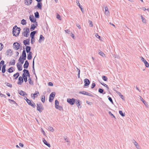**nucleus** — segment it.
<instances>
[{"label":"nucleus","instance_id":"61","mask_svg":"<svg viewBox=\"0 0 149 149\" xmlns=\"http://www.w3.org/2000/svg\"><path fill=\"white\" fill-rule=\"evenodd\" d=\"M120 96L122 99L124 100H125V99L124 98V97L123 95H120Z\"/></svg>","mask_w":149,"mask_h":149},{"label":"nucleus","instance_id":"7","mask_svg":"<svg viewBox=\"0 0 149 149\" xmlns=\"http://www.w3.org/2000/svg\"><path fill=\"white\" fill-rule=\"evenodd\" d=\"M140 58L141 61L143 62L146 67L147 68L149 67V63L146 61L142 56H141Z\"/></svg>","mask_w":149,"mask_h":149},{"label":"nucleus","instance_id":"4","mask_svg":"<svg viewBox=\"0 0 149 149\" xmlns=\"http://www.w3.org/2000/svg\"><path fill=\"white\" fill-rule=\"evenodd\" d=\"M55 95V92H52L49 95V101L50 102H51L53 101Z\"/></svg>","mask_w":149,"mask_h":149},{"label":"nucleus","instance_id":"28","mask_svg":"<svg viewBox=\"0 0 149 149\" xmlns=\"http://www.w3.org/2000/svg\"><path fill=\"white\" fill-rule=\"evenodd\" d=\"M80 101L79 100H77L76 102V103L78 108H81V106L80 104Z\"/></svg>","mask_w":149,"mask_h":149},{"label":"nucleus","instance_id":"22","mask_svg":"<svg viewBox=\"0 0 149 149\" xmlns=\"http://www.w3.org/2000/svg\"><path fill=\"white\" fill-rule=\"evenodd\" d=\"M22 77H23V79L24 80V81L25 82H26L27 81V78L26 77V74L24 73H23L22 75Z\"/></svg>","mask_w":149,"mask_h":149},{"label":"nucleus","instance_id":"30","mask_svg":"<svg viewBox=\"0 0 149 149\" xmlns=\"http://www.w3.org/2000/svg\"><path fill=\"white\" fill-rule=\"evenodd\" d=\"M98 92L100 93H102L103 94H105L106 93L105 92H104V89L101 88H99L98 89Z\"/></svg>","mask_w":149,"mask_h":149},{"label":"nucleus","instance_id":"10","mask_svg":"<svg viewBox=\"0 0 149 149\" xmlns=\"http://www.w3.org/2000/svg\"><path fill=\"white\" fill-rule=\"evenodd\" d=\"M84 82L85 83L84 86H88L90 84V81L89 80L87 79H85L84 80Z\"/></svg>","mask_w":149,"mask_h":149},{"label":"nucleus","instance_id":"11","mask_svg":"<svg viewBox=\"0 0 149 149\" xmlns=\"http://www.w3.org/2000/svg\"><path fill=\"white\" fill-rule=\"evenodd\" d=\"M26 54L25 50H23L22 54V59L24 60H26Z\"/></svg>","mask_w":149,"mask_h":149},{"label":"nucleus","instance_id":"62","mask_svg":"<svg viewBox=\"0 0 149 149\" xmlns=\"http://www.w3.org/2000/svg\"><path fill=\"white\" fill-rule=\"evenodd\" d=\"M26 77H28L29 78H30V74L29 73V72L27 73L26 74Z\"/></svg>","mask_w":149,"mask_h":149},{"label":"nucleus","instance_id":"23","mask_svg":"<svg viewBox=\"0 0 149 149\" xmlns=\"http://www.w3.org/2000/svg\"><path fill=\"white\" fill-rule=\"evenodd\" d=\"M32 52H30L27 54V59L29 60H30L32 58Z\"/></svg>","mask_w":149,"mask_h":149},{"label":"nucleus","instance_id":"47","mask_svg":"<svg viewBox=\"0 0 149 149\" xmlns=\"http://www.w3.org/2000/svg\"><path fill=\"white\" fill-rule=\"evenodd\" d=\"M108 97L109 100L112 103V104H113V102L111 98L109 97V96H108Z\"/></svg>","mask_w":149,"mask_h":149},{"label":"nucleus","instance_id":"52","mask_svg":"<svg viewBox=\"0 0 149 149\" xmlns=\"http://www.w3.org/2000/svg\"><path fill=\"white\" fill-rule=\"evenodd\" d=\"M24 73H23L26 74L27 73L29 72V70H28L24 69L23 70Z\"/></svg>","mask_w":149,"mask_h":149},{"label":"nucleus","instance_id":"26","mask_svg":"<svg viewBox=\"0 0 149 149\" xmlns=\"http://www.w3.org/2000/svg\"><path fill=\"white\" fill-rule=\"evenodd\" d=\"M17 66L18 70L19 71H20L22 70V68L21 65L19 64V63H17Z\"/></svg>","mask_w":149,"mask_h":149},{"label":"nucleus","instance_id":"17","mask_svg":"<svg viewBox=\"0 0 149 149\" xmlns=\"http://www.w3.org/2000/svg\"><path fill=\"white\" fill-rule=\"evenodd\" d=\"M36 31H33L32 32H31L30 33V36L32 39H33L34 40V36L36 33Z\"/></svg>","mask_w":149,"mask_h":149},{"label":"nucleus","instance_id":"31","mask_svg":"<svg viewBox=\"0 0 149 149\" xmlns=\"http://www.w3.org/2000/svg\"><path fill=\"white\" fill-rule=\"evenodd\" d=\"M35 18H39L40 15L38 11H36L34 13Z\"/></svg>","mask_w":149,"mask_h":149},{"label":"nucleus","instance_id":"33","mask_svg":"<svg viewBox=\"0 0 149 149\" xmlns=\"http://www.w3.org/2000/svg\"><path fill=\"white\" fill-rule=\"evenodd\" d=\"M36 28V26H35V24H32L30 28V30L31 31H32L35 29V28Z\"/></svg>","mask_w":149,"mask_h":149},{"label":"nucleus","instance_id":"50","mask_svg":"<svg viewBox=\"0 0 149 149\" xmlns=\"http://www.w3.org/2000/svg\"><path fill=\"white\" fill-rule=\"evenodd\" d=\"M99 54L101 56L103 57L105 55L104 53L101 51H100V52H99Z\"/></svg>","mask_w":149,"mask_h":149},{"label":"nucleus","instance_id":"35","mask_svg":"<svg viewBox=\"0 0 149 149\" xmlns=\"http://www.w3.org/2000/svg\"><path fill=\"white\" fill-rule=\"evenodd\" d=\"M24 60L23 59H22V58L21 56H20V57L19 58V60H18L19 62H20V63L22 64H23L24 63Z\"/></svg>","mask_w":149,"mask_h":149},{"label":"nucleus","instance_id":"39","mask_svg":"<svg viewBox=\"0 0 149 149\" xmlns=\"http://www.w3.org/2000/svg\"><path fill=\"white\" fill-rule=\"evenodd\" d=\"M119 113L120 115L121 116H122L123 117L125 116V113H123V111H122L120 110L119 111Z\"/></svg>","mask_w":149,"mask_h":149},{"label":"nucleus","instance_id":"43","mask_svg":"<svg viewBox=\"0 0 149 149\" xmlns=\"http://www.w3.org/2000/svg\"><path fill=\"white\" fill-rule=\"evenodd\" d=\"M141 19H142V22L143 23H146V19H145L144 18L142 15H141Z\"/></svg>","mask_w":149,"mask_h":149},{"label":"nucleus","instance_id":"8","mask_svg":"<svg viewBox=\"0 0 149 149\" xmlns=\"http://www.w3.org/2000/svg\"><path fill=\"white\" fill-rule=\"evenodd\" d=\"M79 93L88 95L92 97H93V95L92 94L84 91H79Z\"/></svg>","mask_w":149,"mask_h":149},{"label":"nucleus","instance_id":"45","mask_svg":"<svg viewBox=\"0 0 149 149\" xmlns=\"http://www.w3.org/2000/svg\"><path fill=\"white\" fill-rule=\"evenodd\" d=\"M78 6L81 9V10L82 12V13H84V10L82 8V6L80 4H78Z\"/></svg>","mask_w":149,"mask_h":149},{"label":"nucleus","instance_id":"14","mask_svg":"<svg viewBox=\"0 0 149 149\" xmlns=\"http://www.w3.org/2000/svg\"><path fill=\"white\" fill-rule=\"evenodd\" d=\"M24 82L23 79L22 77L20 76L18 78V82L17 84L18 85H21Z\"/></svg>","mask_w":149,"mask_h":149},{"label":"nucleus","instance_id":"20","mask_svg":"<svg viewBox=\"0 0 149 149\" xmlns=\"http://www.w3.org/2000/svg\"><path fill=\"white\" fill-rule=\"evenodd\" d=\"M19 93L21 95L23 96H24V95H27V94L26 93L22 90H21L20 91H19Z\"/></svg>","mask_w":149,"mask_h":149},{"label":"nucleus","instance_id":"3","mask_svg":"<svg viewBox=\"0 0 149 149\" xmlns=\"http://www.w3.org/2000/svg\"><path fill=\"white\" fill-rule=\"evenodd\" d=\"M75 99L73 98L72 99L68 98L67 99V102L70 105H73L75 103Z\"/></svg>","mask_w":149,"mask_h":149},{"label":"nucleus","instance_id":"40","mask_svg":"<svg viewBox=\"0 0 149 149\" xmlns=\"http://www.w3.org/2000/svg\"><path fill=\"white\" fill-rule=\"evenodd\" d=\"M21 23L23 25H25L26 24V20L24 19H23L21 20Z\"/></svg>","mask_w":149,"mask_h":149},{"label":"nucleus","instance_id":"12","mask_svg":"<svg viewBox=\"0 0 149 149\" xmlns=\"http://www.w3.org/2000/svg\"><path fill=\"white\" fill-rule=\"evenodd\" d=\"M23 42L25 46L29 45H30V38L26 40H24Z\"/></svg>","mask_w":149,"mask_h":149},{"label":"nucleus","instance_id":"56","mask_svg":"<svg viewBox=\"0 0 149 149\" xmlns=\"http://www.w3.org/2000/svg\"><path fill=\"white\" fill-rule=\"evenodd\" d=\"M16 74L17 75V76L15 78V79H17L18 77L19 76V72H17Z\"/></svg>","mask_w":149,"mask_h":149},{"label":"nucleus","instance_id":"41","mask_svg":"<svg viewBox=\"0 0 149 149\" xmlns=\"http://www.w3.org/2000/svg\"><path fill=\"white\" fill-rule=\"evenodd\" d=\"M45 97L44 95H42L41 97V100L43 103H44L45 101Z\"/></svg>","mask_w":149,"mask_h":149},{"label":"nucleus","instance_id":"55","mask_svg":"<svg viewBox=\"0 0 149 149\" xmlns=\"http://www.w3.org/2000/svg\"><path fill=\"white\" fill-rule=\"evenodd\" d=\"M56 18L59 20H61L60 15L58 14H57V15L56 16Z\"/></svg>","mask_w":149,"mask_h":149},{"label":"nucleus","instance_id":"38","mask_svg":"<svg viewBox=\"0 0 149 149\" xmlns=\"http://www.w3.org/2000/svg\"><path fill=\"white\" fill-rule=\"evenodd\" d=\"M105 13L107 14V15L108 14H109V12L108 10V7L107 6H106L105 8Z\"/></svg>","mask_w":149,"mask_h":149},{"label":"nucleus","instance_id":"24","mask_svg":"<svg viewBox=\"0 0 149 149\" xmlns=\"http://www.w3.org/2000/svg\"><path fill=\"white\" fill-rule=\"evenodd\" d=\"M31 49V47L30 46H27L26 47V51L27 53H29L30 52Z\"/></svg>","mask_w":149,"mask_h":149},{"label":"nucleus","instance_id":"2","mask_svg":"<svg viewBox=\"0 0 149 149\" xmlns=\"http://www.w3.org/2000/svg\"><path fill=\"white\" fill-rule=\"evenodd\" d=\"M37 110L40 113L42 112V111L44 110V108L41 102L37 103Z\"/></svg>","mask_w":149,"mask_h":149},{"label":"nucleus","instance_id":"48","mask_svg":"<svg viewBox=\"0 0 149 149\" xmlns=\"http://www.w3.org/2000/svg\"><path fill=\"white\" fill-rule=\"evenodd\" d=\"M88 23L89 24L90 26L91 27H93V23L92 21L89 20L88 21Z\"/></svg>","mask_w":149,"mask_h":149},{"label":"nucleus","instance_id":"53","mask_svg":"<svg viewBox=\"0 0 149 149\" xmlns=\"http://www.w3.org/2000/svg\"><path fill=\"white\" fill-rule=\"evenodd\" d=\"M95 85H96V84L95 83H93L91 85V88L92 89L94 88L95 87Z\"/></svg>","mask_w":149,"mask_h":149},{"label":"nucleus","instance_id":"18","mask_svg":"<svg viewBox=\"0 0 149 149\" xmlns=\"http://www.w3.org/2000/svg\"><path fill=\"white\" fill-rule=\"evenodd\" d=\"M29 65V63L27 60L25 61V63L24 65V68L25 69L28 68Z\"/></svg>","mask_w":149,"mask_h":149},{"label":"nucleus","instance_id":"6","mask_svg":"<svg viewBox=\"0 0 149 149\" xmlns=\"http://www.w3.org/2000/svg\"><path fill=\"white\" fill-rule=\"evenodd\" d=\"M29 28H27L25 31L23 32L22 34L26 37H27L29 35Z\"/></svg>","mask_w":149,"mask_h":149},{"label":"nucleus","instance_id":"37","mask_svg":"<svg viewBox=\"0 0 149 149\" xmlns=\"http://www.w3.org/2000/svg\"><path fill=\"white\" fill-rule=\"evenodd\" d=\"M28 81H29V83L30 85H33V81L31 80V78H29L28 79Z\"/></svg>","mask_w":149,"mask_h":149},{"label":"nucleus","instance_id":"15","mask_svg":"<svg viewBox=\"0 0 149 149\" xmlns=\"http://www.w3.org/2000/svg\"><path fill=\"white\" fill-rule=\"evenodd\" d=\"M36 57V56L34 58V59H33V61L32 62V72L33 73V74H35L36 75V76L35 73V70L34 68V59Z\"/></svg>","mask_w":149,"mask_h":149},{"label":"nucleus","instance_id":"64","mask_svg":"<svg viewBox=\"0 0 149 149\" xmlns=\"http://www.w3.org/2000/svg\"><path fill=\"white\" fill-rule=\"evenodd\" d=\"M51 132H53L54 130V129L52 127H49V128Z\"/></svg>","mask_w":149,"mask_h":149},{"label":"nucleus","instance_id":"25","mask_svg":"<svg viewBox=\"0 0 149 149\" xmlns=\"http://www.w3.org/2000/svg\"><path fill=\"white\" fill-rule=\"evenodd\" d=\"M43 142L47 146L49 147H50V145L49 143H47V141L45 140V139L43 138Z\"/></svg>","mask_w":149,"mask_h":149},{"label":"nucleus","instance_id":"19","mask_svg":"<svg viewBox=\"0 0 149 149\" xmlns=\"http://www.w3.org/2000/svg\"><path fill=\"white\" fill-rule=\"evenodd\" d=\"M32 2V0H25V3L27 5H30Z\"/></svg>","mask_w":149,"mask_h":149},{"label":"nucleus","instance_id":"9","mask_svg":"<svg viewBox=\"0 0 149 149\" xmlns=\"http://www.w3.org/2000/svg\"><path fill=\"white\" fill-rule=\"evenodd\" d=\"M42 3L41 2H38L36 6L35 7V8H39V9H41L42 7Z\"/></svg>","mask_w":149,"mask_h":149},{"label":"nucleus","instance_id":"54","mask_svg":"<svg viewBox=\"0 0 149 149\" xmlns=\"http://www.w3.org/2000/svg\"><path fill=\"white\" fill-rule=\"evenodd\" d=\"M3 46L2 43H0V51L1 50L3 49Z\"/></svg>","mask_w":149,"mask_h":149},{"label":"nucleus","instance_id":"36","mask_svg":"<svg viewBox=\"0 0 149 149\" xmlns=\"http://www.w3.org/2000/svg\"><path fill=\"white\" fill-rule=\"evenodd\" d=\"M25 100H26L28 104L29 105H31V104L32 103L31 101V100H29V99L26 98V99H25V98H24Z\"/></svg>","mask_w":149,"mask_h":149},{"label":"nucleus","instance_id":"29","mask_svg":"<svg viewBox=\"0 0 149 149\" xmlns=\"http://www.w3.org/2000/svg\"><path fill=\"white\" fill-rule=\"evenodd\" d=\"M59 106V102L57 100H56L55 101V107L56 109H58V106Z\"/></svg>","mask_w":149,"mask_h":149},{"label":"nucleus","instance_id":"1","mask_svg":"<svg viewBox=\"0 0 149 149\" xmlns=\"http://www.w3.org/2000/svg\"><path fill=\"white\" fill-rule=\"evenodd\" d=\"M20 28L17 27L16 25L15 26L13 29V36L16 37L20 33Z\"/></svg>","mask_w":149,"mask_h":149},{"label":"nucleus","instance_id":"21","mask_svg":"<svg viewBox=\"0 0 149 149\" xmlns=\"http://www.w3.org/2000/svg\"><path fill=\"white\" fill-rule=\"evenodd\" d=\"M133 143L136 146L137 149H140L139 145L134 140H133Z\"/></svg>","mask_w":149,"mask_h":149},{"label":"nucleus","instance_id":"32","mask_svg":"<svg viewBox=\"0 0 149 149\" xmlns=\"http://www.w3.org/2000/svg\"><path fill=\"white\" fill-rule=\"evenodd\" d=\"M14 69V68L13 67H11L9 68L8 70H7V71L9 73H12L14 71V70H13Z\"/></svg>","mask_w":149,"mask_h":149},{"label":"nucleus","instance_id":"5","mask_svg":"<svg viewBox=\"0 0 149 149\" xmlns=\"http://www.w3.org/2000/svg\"><path fill=\"white\" fill-rule=\"evenodd\" d=\"M13 48L15 50H17L20 48V45L17 42H15L13 43Z\"/></svg>","mask_w":149,"mask_h":149},{"label":"nucleus","instance_id":"63","mask_svg":"<svg viewBox=\"0 0 149 149\" xmlns=\"http://www.w3.org/2000/svg\"><path fill=\"white\" fill-rule=\"evenodd\" d=\"M48 85L50 86H53V83L50 82H49Z\"/></svg>","mask_w":149,"mask_h":149},{"label":"nucleus","instance_id":"60","mask_svg":"<svg viewBox=\"0 0 149 149\" xmlns=\"http://www.w3.org/2000/svg\"><path fill=\"white\" fill-rule=\"evenodd\" d=\"M65 31L66 33H68V34H70V31L69 29H67L65 30Z\"/></svg>","mask_w":149,"mask_h":149},{"label":"nucleus","instance_id":"51","mask_svg":"<svg viewBox=\"0 0 149 149\" xmlns=\"http://www.w3.org/2000/svg\"><path fill=\"white\" fill-rule=\"evenodd\" d=\"M109 114L111 116H112L115 119H116V118L111 113V112L110 111H109Z\"/></svg>","mask_w":149,"mask_h":149},{"label":"nucleus","instance_id":"44","mask_svg":"<svg viewBox=\"0 0 149 149\" xmlns=\"http://www.w3.org/2000/svg\"><path fill=\"white\" fill-rule=\"evenodd\" d=\"M32 101V103L31 104V105H30V106H32L33 108H35L36 106V104Z\"/></svg>","mask_w":149,"mask_h":149},{"label":"nucleus","instance_id":"49","mask_svg":"<svg viewBox=\"0 0 149 149\" xmlns=\"http://www.w3.org/2000/svg\"><path fill=\"white\" fill-rule=\"evenodd\" d=\"M5 84L7 86L10 88L12 87V85L11 84L8 83H6Z\"/></svg>","mask_w":149,"mask_h":149},{"label":"nucleus","instance_id":"46","mask_svg":"<svg viewBox=\"0 0 149 149\" xmlns=\"http://www.w3.org/2000/svg\"><path fill=\"white\" fill-rule=\"evenodd\" d=\"M13 61L11 62L10 61L9 62V64L11 65H15V60L14 59L13 60Z\"/></svg>","mask_w":149,"mask_h":149},{"label":"nucleus","instance_id":"59","mask_svg":"<svg viewBox=\"0 0 149 149\" xmlns=\"http://www.w3.org/2000/svg\"><path fill=\"white\" fill-rule=\"evenodd\" d=\"M11 51V50L10 49H8L7 51V55H9V53H10V52Z\"/></svg>","mask_w":149,"mask_h":149},{"label":"nucleus","instance_id":"34","mask_svg":"<svg viewBox=\"0 0 149 149\" xmlns=\"http://www.w3.org/2000/svg\"><path fill=\"white\" fill-rule=\"evenodd\" d=\"M6 65H3L2 68V72L3 73H4L6 72Z\"/></svg>","mask_w":149,"mask_h":149},{"label":"nucleus","instance_id":"58","mask_svg":"<svg viewBox=\"0 0 149 149\" xmlns=\"http://www.w3.org/2000/svg\"><path fill=\"white\" fill-rule=\"evenodd\" d=\"M141 101L143 103L146 105V104H147L146 103V102L141 97Z\"/></svg>","mask_w":149,"mask_h":149},{"label":"nucleus","instance_id":"57","mask_svg":"<svg viewBox=\"0 0 149 149\" xmlns=\"http://www.w3.org/2000/svg\"><path fill=\"white\" fill-rule=\"evenodd\" d=\"M31 44H33L34 43V42L35 41V39H32L31 38Z\"/></svg>","mask_w":149,"mask_h":149},{"label":"nucleus","instance_id":"13","mask_svg":"<svg viewBox=\"0 0 149 149\" xmlns=\"http://www.w3.org/2000/svg\"><path fill=\"white\" fill-rule=\"evenodd\" d=\"M29 19L31 22L34 23L36 22V18H34V16L33 15H30L29 16Z\"/></svg>","mask_w":149,"mask_h":149},{"label":"nucleus","instance_id":"16","mask_svg":"<svg viewBox=\"0 0 149 149\" xmlns=\"http://www.w3.org/2000/svg\"><path fill=\"white\" fill-rule=\"evenodd\" d=\"M38 94H39V92L38 91H36L34 94H31V97H33V99H34L36 97L38 96V95H37Z\"/></svg>","mask_w":149,"mask_h":149},{"label":"nucleus","instance_id":"27","mask_svg":"<svg viewBox=\"0 0 149 149\" xmlns=\"http://www.w3.org/2000/svg\"><path fill=\"white\" fill-rule=\"evenodd\" d=\"M45 39L44 37H43V36L42 35H40V38L38 40L39 42L40 43L41 41H44Z\"/></svg>","mask_w":149,"mask_h":149},{"label":"nucleus","instance_id":"42","mask_svg":"<svg viewBox=\"0 0 149 149\" xmlns=\"http://www.w3.org/2000/svg\"><path fill=\"white\" fill-rule=\"evenodd\" d=\"M102 79L103 80L105 81H107L108 79V78L107 77L105 76H103L102 77Z\"/></svg>","mask_w":149,"mask_h":149}]
</instances>
